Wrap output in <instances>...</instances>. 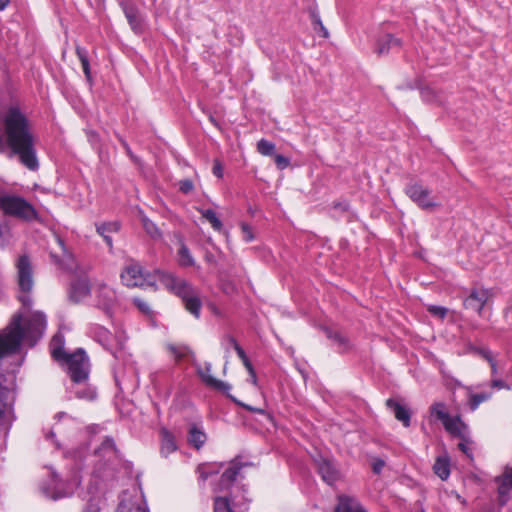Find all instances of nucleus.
I'll list each match as a JSON object with an SVG mask.
<instances>
[{"mask_svg": "<svg viewBox=\"0 0 512 512\" xmlns=\"http://www.w3.org/2000/svg\"><path fill=\"white\" fill-rule=\"evenodd\" d=\"M35 145L32 125L19 107L0 110V152L9 148L21 164L34 171L39 167Z\"/></svg>", "mask_w": 512, "mask_h": 512, "instance_id": "nucleus-1", "label": "nucleus"}, {"mask_svg": "<svg viewBox=\"0 0 512 512\" xmlns=\"http://www.w3.org/2000/svg\"><path fill=\"white\" fill-rule=\"evenodd\" d=\"M64 338L60 333H56L50 343L52 356L63 361L68 367V373L75 383H82L88 377L89 363L88 358L82 349H78L72 354H66L63 350Z\"/></svg>", "mask_w": 512, "mask_h": 512, "instance_id": "nucleus-2", "label": "nucleus"}, {"mask_svg": "<svg viewBox=\"0 0 512 512\" xmlns=\"http://www.w3.org/2000/svg\"><path fill=\"white\" fill-rule=\"evenodd\" d=\"M167 285L182 299L185 308L199 318L201 302L198 292L187 282L172 276L167 277Z\"/></svg>", "mask_w": 512, "mask_h": 512, "instance_id": "nucleus-3", "label": "nucleus"}, {"mask_svg": "<svg viewBox=\"0 0 512 512\" xmlns=\"http://www.w3.org/2000/svg\"><path fill=\"white\" fill-rule=\"evenodd\" d=\"M0 208L6 214L25 220H30L35 217L34 208L24 199L17 196L6 195L0 197Z\"/></svg>", "mask_w": 512, "mask_h": 512, "instance_id": "nucleus-4", "label": "nucleus"}, {"mask_svg": "<svg viewBox=\"0 0 512 512\" xmlns=\"http://www.w3.org/2000/svg\"><path fill=\"white\" fill-rule=\"evenodd\" d=\"M408 197L422 209H431L437 206L431 191L421 184H410L405 188Z\"/></svg>", "mask_w": 512, "mask_h": 512, "instance_id": "nucleus-5", "label": "nucleus"}, {"mask_svg": "<svg viewBox=\"0 0 512 512\" xmlns=\"http://www.w3.org/2000/svg\"><path fill=\"white\" fill-rule=\"evenodd\" d=\"M491 294L489 290L484 288H474L464 301V306L467 309L476 311L481 315L485 304L488 302Z\"/></svg>", "mask_w": 512, "mask_h": 512, "instance_id": "nucleus-6", "label": "nucleus"}, {"mask_svg": "<svg viewBox=\"0 0 512 512\" xmlns=\"http://www.w3.org/2000/svg\"><path fill=\"white\" fill-rule=\"evenodd\" d=\"M122 282L129 287L145 285V277L142 268L138 263L128 264L121 273Z\"/></svg>", "mask_w": 512, "mask_h": 512, "instance_id": "nucleus-7", "label": "nucleus"}, {"mask_svg": "<svg viewBox=\"0 0 512 512\" xmlns=\"http://www.w3.org/2000/svg\"><path fill=\"white\" fill-rule=\"evenodd\" d=\"M97 305L110 313L117 305V295L114 289L102 284L96 290Z\"/></svg>", "mask_w": 512, "mask_h": 512, "instance_id": "nucleus-8", "label": "nucleus"}, {"mask_svg": "<svg viewBox=\"0 0 512 512\" xmlns=\"http://www.w3.org/2000/svg\"><path fill=\"white\" fill-rule=\"evenodd\" d=\"M211 369H212V366L210 363H205L203 366L197 367V373L200 376V378L202 379V381L207 386H209L213 389H216V390H219L222 392L229 391L231 389V386L226 382H223L221 380L214 378L211 375Z\"/></svg>", "mask_w": 512, "mask_h": 512, "instance_id": "nucleus-9", "label": "nucleus"}, {"mask_svg": "<svg viewBox=\"0 0 512 512\" xmlns=\"http://www.w3.org/2000/svg\"><path fill=\"white\" fill-rule=\"evenodd\" d=\"M497 482L499 504L505 505L509 499V491L512 489V468H507L503 475L497 479Z\"/></svg>", "mask_w": 512, "mask_h": 512, "instance_id": "nucleus-10", "label": "nucleus"}, {"mask_svg": "<svg viewBox=\"0 0 512 512\" xmlns=\"http://www.w3.org/2000/svg\"><path fill=\"white\" fill-rule=\"evenodd\" d=\"M318 472L321 475L323 481L329 485L333 484L338 478V471L334 464L324 458H320L317 461Z\"/></svg>", "mask_w": 512, "mask_h": 512, "instance_id": "nucleus-11", "label": "nucleus"}, {"mask_svg": "<svg viewBox=\"0 0 512 512\" xmlns=\"http://www.w3.org/2000/svg\"><path fill=\"white\" fill-rule=\"evenodd\" d=\"M44 493L54 499H60L69 496L73 493L72 488H63V483L57 478V475L53 473L52 486L43 489Z\"/></svg>", "mask_w": 512, "mask_h": 512, "instance_id": "nucleus-12", "label": "nucleus"}, {"mask_svg": "<svg viewBox=\"0 0 512 512\" xmlns=\"http://www.w3.org/2000/svg\"><path fill=\"white\" fill-rule=\"evenodd\" d=\"M123 12L127 18V21L136 33H140L143 29L142 17L140 16L137 8L132 4H122Z\"/></svg>", "mask_w": 512, "mask_h": 512, "instance_id": "nucleus-13", "label": "nucleus"}, {"mask_svg": "<svg viewBox=\"0 0 512 512\" xmlns=\"http://www.w3.org/2000/svg\"><path fill=\"white\" fill-rule=\"evenodd\" d=\"M401 46V41L391 34H386L378 40L376 53L379 56L388 54L390 51L398 50Z\"/></svg>", "mask_w": 512, "mask_h": 512, "instance_id": "nucleus-14", "label": "nucleus"}, {"mask_svg": "<svg viewBox=\"0 0 512 512\" xmlns=\"http://www.w3.org/2000/svg\"><path fill=\"white\" fill-rule=\"evenodd\" d=\"M90 293V287L85 279H80L72 283L69 297L73 302L83 301Z\"/></svg>", "mask_w": 512, "mask_h": 512, "instance_id": "nucleus-15", "label": "nucleus"}, {"mask_svg": "<svg viewBox=\"0 0 512 512\" xmlns=\"http://www.w3.org/2000/svg\"><path fill=\"white\" fill-rule=\"evenodd\" d=\"M386 405L393 411L395 418L402 422L405 427L410 425L411 414L407 407L393 399H388Z\"/></svg>", "mask_w": 512, "mask_h": 512, "instance_id": "nucleus-16", "label": "nucleus"}, {"mask_svg": "<svg viewBox=\"0 0 512 512\" xmlns=\"http://www.w3.org/2000/svg\"><path fill=\"white\" fill-rule=\"evenodd\" d=\"M241 469V465L238 462H232L230 467H228L222 474L220 479V488L219 490H224L229 488L232 483L236 480V477Z\"/></svg>", "mask_w": 512, "mask_h": 512, "instance_id": "nucleus-17", "label": "nucleus"}, {"mask_svg": "<svg viewBox=\"0 0 512 512\" xmlns=\"http://www.w3.org/2000/svg\"><path fill=\"white\" fill-rule=\"evenodd\" d=\"M177 450L174 436L165 428L161 430V454L165 457Z\"/></svg>", "mask_w": 512, "mask_h": 512, "instance_id": "nucleus-18", "label": "nucleus"}, {"mask_svg": "<svg viewBox=\"0 0 512 512\" xmlns=\"http://www.w3.org/2000/svg\"><path fill=\"white\" fill-rule=\"evenodd\" d=\"M334 512H366V510L355 499L341 496Z\"/></svg>", "mask_w": 512, "mask_h": 512, "instance_id": "nucleus-19", "label": "nucleus"}, {"mask_svg": "<svg viewBox=\"0 0 512 512\" xmlns=\"http://www.w3.org/2000/svg\"><path fill=\"white\" fill-rule=\"evenodd\" d=\"M443 426L447 432L454 436L462 437L466 431L465 424L457 416H449L447 420L443 423Z\"/></svg>", "mask_w": 512, "mask_h": 512, "instance_id": "nucleus-20", "label": "nucleus"}, {"mask_svg": "<svg viewBox=\"0 0 512 512\" xmlns=\"http://www.w3.org/2000/svg\"><path fill=\"white\" fill-rule=\"evenodd\" d=\"M119 230V225L116 222H109L97 225V232L104 238L107 245L112 247V238L110 237V233L117 232Z\"/></svg>", "mask_w": 512, "mask_h": 512, "instance_id": "nucleus-21", "label": "nucleus"}, {"mask_svg": "<svg viewBox=\"0 0 512 512\" xmlns=\"http://www.w3.org/2000/svg\"><path fill=\"white\" fill-rule=\"evenodd\" d=\"M188 441L193 447L200 449L206 441V434L198 427L192 426L189 430Z\"/></svg>", "mask_w": 512, "mask_h": 512, "instance_id": "nucleus-22", "label": "nucleus"}, {"mask_svg": "<svg viewBox=\"0 0 512 512\" xmlns=\"http://www.w3.org/2000/svg\"><path fill=\"white\" fill-rule=\"evenodd\" d=\"M327 337L331 339L339 348L341 352H344L349 349L350 343L349 340L340 332L326 330Z\"/></svg>", "mask_w": 512, "mask_h": 512, "instance_id": "nucleus-23", "label": "nucleus"}, {"mask_svg": "<svg viewBox=\"0 0 512 512\" xmlns=\"http://www.w3.org/2000/svg\"><path fill=\"white\" fill-rule=\"evenodd\" d=\"M434 472L442 480H446L450 475L449 461L446 457H438L433 466Z\"/></svg>", "mask_w": 512, "mask_h": 512, "instance_id": "nucleus-24", "label": "nucleus"}, {"mask_svg": "<svg viewBox=\"0 0 512 512\" xmlns=\"http://www.w3.org/2000/svg\"><path fill=\"white\" fill-rule=\"evenodd\" d=\"M430 414L435 419L442 422V424L447 420L450 416L445 403L443 402H435L430 407Z\"/></svg>", "mask_w": 512, "mask_h": 512, "instance_id": "nucleus-25", "label": "nucleus"}, {"mask_svg": "<svg viewBox=\"0 0 512 512\" xmlns=\"http://www.w3.org/2000/svg\"><path fill=\"white\" fill-rule=\"evenodd\" d=\"M168 351L176 361H180L191 353V350L185 345L168 344Z\"/></svg>", "mask_w": 512, "mask_h": 512, "instance_id": "nucleus-26", "label": "nucleus"}, {"mask_svg": "<svg viewBox=\"0 0 512 512\" xmlns=\"http://www.w3.org/2000/svg\"><path fill=\"white\" fill-rule=\"evenodd\" d=\"M198 211L211 224L214 230L220 231L222 229V222L212 209H198Z\"/></svg>", "mask_w": 512, "mask_h": 512, "instance_id": "nucleus-27", "label": "nucleus"}, {"mask_svg": "<svg viewBox=\"0 0 512 512\" xmlns=\"http://www.w3.org/2000/svg\"><path fill=\"white\" fill-rule=\"evenodd\" d=\"M141 222L146 233L153 239L161 238V232L159 228L146 216H141Z\"/></svg>", "mask_w": 512, "mask_h": 512, "instance_id": "nucleus-28", "label": "nucleus"}, {"mask_svg": "<svg viewBox=\"0 0 512 512\" xmlns=\"http://www.w3.org/2000/svg\"><path fill=\"white\" fill-rule=\"evenodd\" d=\"M76 54L81 62L83 72L87 80L91 79L90 64L87 57V51L79 46L76 47Z\"/></svg>", "mask_w": 512, "mask_h": 512, "instance_id": "nucleus-29", "label": "nucleus"}, {"mask_svg": "<svg viewBox=\"0 0 512 512\" xmlns=\"http://www.w3.org/2000/svg\"><path fill=\"white\" fill-rule=\"evenodd\" d=\"M178 257H179V264L181 266H192L194 265V259L189 251V249L184 245L181 244L179 250H178Z\"/></svg>", "mask_w": 512, "mask_h": 512, "instance_id": "nucleus-30", "label": "nucleus"}, {"mask_svg": "<svg viewBox=\"0 0 512 512\" xmlns=\"http://www.w3.org/2000/svg\"><path fill=\"white\" fill-rule=\"evenodd\" d=\"M97 453L107 456L108 459L116 456L115 445L112 439H106L103 441L101 447L97 451Z\"/></svg>", "mask_w": 512, "mask_h": 512, "instance_id": "nucleus-31", "label": "nucleus"}, {"mask_svg": "<svg viewBox=\"0 0 512 512\" xmlns=\"http://www.w3.org/2000/svg\"><path fill=\"white\" fill-rule=\"evenodd\" d=\"M214 512H234L227 497H216L214 499Z\"/></svg>", "mask_w": 512, "mask_h": 512, "instance_id": "nucleus-32", "label": "nucleus"}, {"mask_svg": "<svg viewBox=\"0 0 512 512\" xmlns=\"http://www.w3.org/2000/svg\"><path fill=\"white\" fill-rule=\"evenodd\" d=\"M491 397L490 393L470 394L469 406L472 411L476 410L478 406Z\"/></svg>", "mask_w": 512, "mask_h": 512, "instance_id": "nucleus-33", "label": "nucleus"}, {"mask_svg": "<svg viewBox=\"0 0 512 512\" xmlns=\"http://www.w3.org/2000/svg\"><path fill=\"white\" fill-rule=\"evenodd\" d=\"M119 512H148L146 507L141 504L130 505L125 498H123L118 507Z\"/></svg>", "mask_w": 512, "mask_h": 512, "instance_id": "nucleus-34", "label": "nucleus"}, {"mask_svg": "<svg viewBox=\"0 0 512 512\" xmlns=\"http://www.w3.org/2000/svg\"><path fill=\"white\" fill-rule=\"evenodd\" d=\"M257 150H258V152L260 154L265 155V156H269V155H272L274 153L275 145L272 142L268 141V140L261 139L257 143Z\"/></svg>", "mask_w": 512, "mask_h": 512, "instance_id": "nucleus-35", "label": "nucleus"}, {"mask_svg": "<svg viewBox=\"0 0 512 512\" xmlns=\"http://www.w3.org/2000/svg\"><path fill=\"white\" fill-rule=\"evenodd\" d=\"M100 497L93 494L88 500L87 505L83 509V512H100L99 507Z\"/></svg>", "mask_w": 512, "mask_h": 512, "instance_id": "nucleus-36", "label": "nucleus"}, {"mask_svg": "<svg viewBox=\"0 0 512 512\" xmlns=\"http://www.w3.org/2000/svg\"><path fill=\"white\" fill-rule=\"evenodd\" d=\"M427 310L435 317L439 319H443L447 314V309L442 306L430 305Z\"/></svg>", "mask_w": 512, "mask_h": 512, "instance_id": "nucleus-37", "label": "nucleus"}, {"mask_svg": "<svg viewBox=\"0 0 512 512\" xmlns=\"http://www.w3.org/2000/svg\"><path fill=\"white\" fill-rule=\"evenodd\" d=\"M178 186L179 190L184 194H188L194 189V184L189 179L180 180Z\"/></svg>", "mask_w": 512, "mask_h": 512, "instance_id": "nucleus-38", "label": "nucleus"}, {"mask_svg": "<svg viewBox=\"0 0 512 512\" xmlns=\"http://www.w3.org/2000/svg\"><path fill=\"white\" fill-rule=\"evenodd\" d=\"M76 396L80 399L92 400L95 398V391L91 388H83L82 390L76 391Z\"/></svg>", "mask_w": 512, "mask_h": 512, "instance_id": "nucleus-39", "label": "nucleus"}, {"mask_svg": "<svg viewBox=\"0 0 512 512\" xmlns=\"http://www.w3.org/2000/svg\"><path fill=\"white\" fill-rule=\"evenodd\" d=\"M133 302L134 304L137 306V308L143 313V314H146V315H151L152 314V311L149 307V305L143 301L142 299L140 298H134L133 299Z\"/></svg>", "mask_w": 512, "mask_h": 512, "instance_id": "nucleus-40", "label": "nucleus"}, {"mask_svg": "<svg viewBox=\"0 0 512 512\" xmlns=\"http://www.w3.org/2000/svg\"><path fill=\"white\" fill-rule=\"evenodd\" d=\"M241 230H242L243 240L245 242H251L254 239V234L252 232L251 227L248 224L242 223Z\"/></svg>", "mask_w": 512, "mask_h": 512, "instance_id": "nucleus-41", "label": "nucleus"}, {"mask_svg": "<svg viewBox=\"0 0 512 512\" xmlns=\"http://www.w3.org/2000/svg\"><path fill=\"white\" fill-rule=\"evenodd\" d=\"M197 471L203 480H206L210 475L214 473V471L210 469V465L207 464L199 465Z\"/></svg>", "mask_w": 512, "mask_h": 512, "instance_id": "nucleus-42", "label": "nucleus"}, {"mask_svg": "<svg viewBox=\"0 0 512 512\" xmlns=\"http://www.w3.org/2000/svg\"><path fill=\"white\" fill-rule=\"evenodd\" d=\"M275 163L279 169H285L289 165V159L282 156V155H276L275 156Z\"/></svg>", "mask_w": 512, "mask_h": 512, "instance_id": "nucleus-43", "label": "nucleus"}, {"mask_svg": "<svg viewBox=\"0 0 512 512\" xmlns=\"http://www.w3.org/2000/svg\"><path fill=\"white\" fill-rule=\"evenodd\" d=\"M236 351V353L238 354L239 358L242 360L243 364L245 367L251 365V362L249 361V359L247 358L246 354H245V351L242 349V347L239 345V346H236V348L234 349Z\"/></svg>", "mask_w": 512, "mask_h": 512, "instance_id": "nucleus-44", "label": "nucleus"}, {"mask_svg": "<svg viewBox=\"0 0 512 512\" xmlns=\"http://www.w3.org/2000/svg\"><path fill=\"white\" fill-rule=\"evenodd\" d=\"M384 466L385 462L382 459H375L372 462V469L375 474H380Z\"/></svg>", "mask_w": 512, "mask_h": 512, "instance_id": "nucleus-45", "label": "nucleus"}, {"mask_svg": "<svg viewBox=\"0 0 512 512\" xmlns=\"http://www.w3.org/2000/svg\"><path fill=\"white\" fill-rule=\"evenodd\" d=\"M8 235V227L0 223V245H4Z\"/></svg>", "mask_w": 512, "mask_h": 512, "instance_id": "nucleus-46", "label": "nucleus"}, {"mask_svg": "<svg viewBox=\"0 0 512 512\" xmlns=\"http://www.w3.org/2000/svg\"><path fill=\"white\" fill-rule=\"evenodd\" d=\"M315 30L321 32L323 37H328V31L319 18L315 20Z\"/></svg>", "mask_w": 512, "mask_h": 512, "instance_id": "nucleus-47", "label": "nucleus"}, {"mask_svg": "<svg viewBox=\"0 0 512 512\" xmlns=\"http://www.w3.org/2000/svg\"><path fill=\"white\" fill-rule=\"evenodd\" d=\"M245 368L247 369V371H248V373H249V376H250V377H249V381H250L253 385H257V377H256V373H255V371H254V368H253L252 364H251V365H249V366H247V367H245Z\"/></svg>", "mask_w": 512, "mask_h": 512, "instance_id": "nucleus-48", "label": "nucleus"}, {"mask_svg": "<svg viewBox=\"0 0 512 512\" xmlns=\"http://www.w3.org/2000/svg\"><path fill=\"white\" fill-rule=\"evenodd\" d=\"M213 173H214V175H216L219 178H221L223 176L222 167H221V165L218 162H216L214 167H213Z\"/></svg>", "mask_w": 512, "mask_h": 512, "instance_id": "nucleus-49", "label": "nucleus"}, {"mask_svg": "<svg viewBox=\"0 0 512 512\" xmlns=\"http://www.w3.org/2000/svg\"><path fill=\"white\" fill-rule=\"evenodd\" d=\"M491 385L493 388H497V389L508 388V386L502 380H493Z\"/></svg>", "mask_w": 512, "mask_h": 512, "instance_id": "nucleus-50", "label": "nucleus"}, {"mask_svg": "<svg viewBox=\"0 0 512 512\" xmlns=\"http://www.w3.org/2000/svg\"><path fill=\"white\" fill-rule=\"evenodd\" d=\"M481 354V356L486 359L489 363L492 362L494 360L492 354L490 351L488 350H480L479 352Z\"/></svg>", "mask_w": 512, "mask_h": 512, "instance_id": "nucleus-51", "label": "nucleus"}, {"mask_svg": "<svg viewBox=\"0 0 512 512\" xmlns=\"http://www.w3.org/2000/svg\"><path fill=\"white\" fill-rule=\"evenodd\" d=\"M226 341L229 343V345H231L234 349L236 348V346H239V344L237 343V341L231 337V336H227L226 337Z\"/></svg>", "mask_w": 512, "mask_h": 512, "instance_id": "nucleus-52", "label": "nucleus"}, {"mask_svg": "<svg viewBox=\"0 0 512 512\" xmlns=\"http://www.w3.org/2000/svg\"><path fill=\"white\" fill-rule=\"evenodd\" d=\"M10 0H0V11L4 10L8 4H9Z\"/></svg>", "mask_w": 512, "mask_h": 512, "instance_id": "nucleus-53", "label": "nucleus"}, {"mask_svg": "<svg viewBox=\"0 0 512 512\" xmlns=\"http://www.w3.org/2000/svg\"><path fill=\"white\" fill-rule=\"evenodd\" d=\"M56 241H57L58 245L61 247V249L63 250V253H67L64 242L58 237L56 238Z\"/></svg>", "mask_w": 512, "mask_h": 512, "instance_id": "nucleus-54", "label": "nucleus"}, {"mask_svg": "<svg viewBox=\"0 0 512 512\" xmlns=\"http://www.w3.org/2000/svg\"><path fill=\"white\" fill-rule=\"evenodd\" d=\"M490 365H491V370H492V374H496L497 373V366H496V362L495 360H493L492 362H490Z\"/></svg>", "mask_w": 512, "mask_h": 512, "instance_id": "nucleus-55", "label": "nucleus"}, {"mask_svg": "<svg viewBox=\"0 0 512 512\" xmlns=\"http://www.w3.org/2000/svg\"><path fill=\"white\" fill-rule=\"evenodd\" d=\"M65 416H67L66 413L61 412V413H58L56 415V418L60 419V418L65 417Z\"/></svg>", "mask_w": 512, "mask_h": 512, "instance_id": "nucleus-56", "label": "nucleus"}, {"mask_svg": "<svg viewBox=\"0 0 512 512\" xmlns=\"http://www.w3.org/2000/svg\"><path fill=\"white\" fill-rule=\"evenodd\" d=\"M459 447H460L461 450L465 451V445L464 444L460 443Z\"/></svg>", "mask_w": 512, "mask_h": 512, "instance_id": "nucleus-57", "label": "nucleus"}, {"mask_svg": "<svg viewBox=\"0 0 512 512\" xmlns=\"http://www.w3.org/2000/svg\"><path fill=\"white\" fill-rule=\"evenodd\" d=\"M21 365V361L17 360L16 364H15V368L16 367H19Z\"/></svg>", "mask_w": 512, "mask_h": 512, "instance_id": "nucleus-58", "label": "nucleus"}, {"mask_svg": "<svg viewBox=\"0 0 512 512\" xmlns=\"http://www.w3.org/2000/svg\"><path fill=\"white\" fill-rule=\"evenodd\" d=\"M54 436V433L53 432H50L48 435H47V438L48 437H53Z\"/></svg>", "mask_w": 512, "mask_h": 512, "instance_id": "nucleus-59", "label": "nucleus"}]
</instances>
